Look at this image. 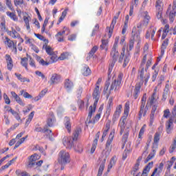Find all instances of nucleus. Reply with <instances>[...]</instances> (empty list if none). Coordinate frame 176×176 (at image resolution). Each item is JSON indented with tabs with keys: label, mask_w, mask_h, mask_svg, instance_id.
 <instances>
[{
	"label": "nucleus",
	"mask_w": 176,
	"mask_h": 176,
	"mask_svg": "<svg viewBox=\"0 0 176 176\" xmlns=\"http://www.w3.org/2000/svg\"><path fill=\"white\" fill-rule=\"evenodd\" d=\"M116 44H115L114 47H112L111 52V57L112 58L111 63L109 65V71H108V80L106 81L105 87L104 88V91H107L109 87V80H111V74L113 69V67H115V63L118 60V57H119V52L116 50Z\"/></svg>",
	"instance_id": "nucleus-1"
},
{
	"label": "nucleus",
	"mask_w": 176,
	"mask_h": 176,
	"mask_svg": "<svg viewBox=\"0 0 176 176\" xmlns=\"http://www.w3.org/2000/svg\"><path fill=\"white\" fill-rule=\"evenodd\" d=\"M81 133L82 129L80 128H76L73 133V137L63 138V143L64 146H65L67 149H72L74 145V142L78 140V137H79V134Z\"/></svg>",
	"instance_id": "nucleus-2"
},
{
	"label": "nucleus",
	"mask_w": 176,
	"mask_h": 176,
	"mask_svg": "<svg viewBox=\"0 0 176 176\" xmlns=\"http://www.w3.org/2000/svg\"><path fill=\"white\" fill-rule=\"evenodd\" d=\"M101 94V92H100V85L96 86L94 93H93V98L95 100L94 103V107L90 106L89 107V112L88 114V119H91V116H93V113L96 112V109L97 108V104H98V100H100V96Z\"/></svg>",
	"instance_id": "nucleus-3"
},
{
	"label": "nucleus",
	"mask_w": 176,
	"mask_h": 176,
	"mask_svg": "<svg viewBox=\"0 0 176 176\" xmlns=\"http://www.w3.org/2000/svg\"><path fill=\"white\" fill-rule=\"evenodd\" d=\"M58 162L61 165L60 170H64L65 166L71 162L69 153L65 150H62L58 153Z\"/></svg>",
	"instance_id": "nucleus-4"
},
{
	"label": "nucleus",
	"mask_w": 176,
	"mask_h": 176,
	"mask_svg": "<svg viewBox=\"0 0 176 176\" xmlns=\"http://www.w3.org/2000/svg\"><path fill=\"white\" fill-rule=\"evenodd\" d=\"M38 159H39V156L37 154L32 155L30 158V161H28L26 165L27 168L29 170L34 168L35 170L36 168H38V167H41L43 163V160L36 162Z\"/></svg>",
	"instance_id": "nucleus-5"
},
{
	"label": "nucleus",
	"mask_w": 176,
	"mask_h": 176,
	"mask_svg": "<svg viewBox=\"0 0 176 176\" xmlns=\"http://www.w3.org/2000/svg\"><path fill=\"white\" fill-rule=\"evenodd\" d=\"M129 111H130V102L127 101L125 103V107H124V116L122 118V121L120 124L121 131L120 132V134L121 135H122V134H123V131H124V120H126V119H127V116H129Z\"/></svg>",
	"instance_id": "nucleus-6"
},
{
	"label": "nucleus",
	"mask_w": 176,
	"mask_h": 176,
	"mask_svg": "<svg viewBox=\"0 0 176 176\" xmlns=\"http://www.w3.org/2000/svg\"><path fill=\"white\" fill-rule=\"evenodd\" d=\"M133 41L137 42L134 54V60H135V61H138V57H140V51L141 50V37H140V34H136L133 36Z\"/></svg>",
	"instance_id": "nucleus-7"
},
{
	"label": "nucleus",
	"mask_w": 176,
	"mask_h": 176,
	"mask_svg": "<svg viewBox=\"0 0 176 176\" xmlns=\"http://www.w3.org/2000/svg\"><path fill=\"white\" fill-rule=\"evenodd\" d=\"M149 20H151V16H149V14H148V12H144V21L142 22H140L137 27L138 28V32H136L134 35V36H135V35H139L140 36V32L141 31V29L142 27H146V25H148V24H149Z\"/></svg>",
	"instance_id": "nucleus-8"
},
{
	"label": "nucleus",
	"mask_w": 176,
	"mask_h": 176,
	"mask_svg": "<svg viewBox=\"0 0 176 176\" xmlns=\"http://www.w3.org/2000/svg\"><path fill=\"white\" fill-rule=\"evenodd\" d=\"M131 50H133V40H130L129 44L126 47L127 55L124 56V63L122 65V67L124 68H126V67H127L129 61H130V58L129 57V56H130V52H131Z\"/></svg>",
	"instance_id": "nucleus-9"
},
{
	"label": "nucleus",
	"mask_w": 176,
	"mask_h": 176,
	"mask_svg": "<svg viewBox=\"0 0 176 176\" xmlns=\"http://www.w3.org/2000/svg\"><path fill=\"white\" fill-rule=\"evenodd\" d=\"M140 76L142 82H144V80H145V85H146V83H148V80H149L151 74L148 73V69L142 67Z\"/></svg>",
	"instance_id": "nucleus-10"
},
{
	"label": "nucleus",
	"mask_w": 176,
	"mask_h": 176,
	"mask_svg": "<svg viewBox=\"0 0 176 176\" xmlns=\"http://www.w3.org/2000/svg\"><path fill=\"white\" fill-rule=\"evenodd\" d=\"M120 14V12H118V16H115L112 20L111 24L110 27H107V30L109 31V38L112 36V34L113 32V29L115 28V25H116V20L119 19V15Z\"/></svg>",
	"instance_id": "nucleus-11"
},
{
	"label": "nucleus",
	"mask_w": 176,
	"mask_h": 176,
	"mask_svg": "<svg viewBox=\"0 0 176 176\" xmlns=\"http://www.w3.org/2000/svg\"><path fill=\"white\" fill-rule=\"evenodd\" d=\"M166 14L169 17L170 21L173 23L175 19L176 16V10L175 8H171V5H169V7L166 11Z\"/></svg>",
	"instance_id": "nucleus-12"
},
{
	"label": "nucleus",
	"mask_w": 176,
	"mask_h": 176,
	"mask_svg": "<svg viewBox=\"0 0 176 176\" xmlns=\"http://www.w3.org/2000/svg\"><path fill=\"white\" fill-rule=\"evenodd\" d=\"M168 94H170V81L167 80L162 94V101H166V100H167Z\"/></svg>",
	"instance_id": "nucleus-13"
},
{
	"label": "nucleus",
	"mask_w": 176,
	"mask_h": 176,
	"mask_svg": "<svg viewBox=\"0 0 176 176\" xmlns=\"http://www.w3.org/2000/svg\"><path fill=\"white\" fill-rule=\"evenodd\" d=\"M99 160L100 162V165L98 171L97 176H102V172L104 171V169L105 168V162H107V157H100Z\"/></svg>",
	"instance_id": "nucleus-14"
},
{
	"label": "nucleus",
	"mask_w": 176,
	"mask_h": 176,
	"mask_svg": "<svg viewBox=\"0 0 176 176\" xmlns=\"http://www.w3.org/2000/svg\"><path fill=\"white\" fill-rule=\"evenodd\" d=\"M34 131L37 133H45L49 137H52L53 135V133H52V130L47 129V126H45L44 129H42L41 126H36L34 129Z\"/></svg>",
	"instance_id": "nucleus-15"
},
{
	"label": "nucleus",
	"mask_w": 176,
	"mask_h": 176,
	"mask_svg": "<svg viewBox=\"0 0 176 176\" xmlns=\"http://www.w3.org/2000/svg\"><path fill=\"white\" fill-rule=\"evenodd\" d=\"M142 86V82L136 83L133 92V98L135 100L138 98V96H140V93H141V87Z\"/></svg>",
	"instance_id": "nucleus-16"
},
{
	"label": "nucleus",
	"mask_w": 176,
	"mask_h": 176,
	"mask_svg": "<svg viewBox=\"0 0 176 176\" xmlns=\"http://www.w3.org/2000/svg\"><path fill=\"white\" fill-rule=\"evenodd\" d=\"M61 82V76L54 74H52L50 78V85H57V83H60Z\"/></svg>",
	"instance_id": "nucleus-17"
},
{
	"label": "nucleus",
	"mask_w": 176,
	"mask_h": 176,
	"mask_svg": "<svg viewBox=\"0 0 176 176\" xmlns=\"http://www.w3.org/2000/svg\"><path fill=\"white\" fill-rule=\"evenodd\" d=\"M155 96H156V92L153 93L151 96L148 98L146 104V109H148L150 107H152V105L156 102V98H155Z\"/></svg>",
	"instance_id": "nucleus-18"
},
{
	"label": "nucleus",
	"mask_w": 176,
	"mask_h": 176,
	"mask_svg": "<svg viewBox=\"0 0 176 176\" xmlns=\"http://www.w3.org/2000/svg\"><path fill=\"white\" fill-rule=\"evenodd\" d=\"M11 95L13 97V98L15 100V101L17 102V104H19L21 107H25V103H24L23 100H21L20 96H19V95H17V94H16V92L11 91Z\"/></svg>",
	"instance_id": "nucleus-19"
},
{
	"label": "nucleus",
	"mask_w": 176,
	"mask_h": 176,
	"mask_svg": "<svg viewBox=\"0 0 176 176\" xmlns=\"http://www.w3.org/2000/svg\"><path fill=\"white\" fill-rule=\"evenodd\" d=\"M114 137H115V131L111 132L106 143V149L107 151H111V144H112V141H113Z\"/></svg>",
	"instance_id": "nucleus-20"
},
{
	"label": "nucleus",
	"mask_w": 176,
	"mask_h": 176,
	"mask_svg": "<svg viewBox=\"0 0 176 176\" xmlns=\"http://www.w3.org/2000/svg\"><path fill=\"white\" fill-rule=\"evenodd\" d=\"M146 104V102H142L141 101V105H140V111L139 112V117L142 118V116H145L146 115V107H145V104Z\"/></svg>",
	"instance_id": "nucleus-21"
},
{
	"label": "nucleus",
	"mask_w": 176,
	"mask_h": 176,
	"mask_svg": "<svg viewBox=\"0 0 176 176\" xmlns=\"http://www.w3.org/2000/svg\"><path fill=\"white\" fill-rule=\"evenodd\" d=\"M6 60L7 62V68L8 71H12L13 69V60L12 59V57H10V55L6 54Z\"/></svg>",
	"instance_id": "nucleus-22"
},
{
	"label": "nucleus",
	"mask_w": 176,
	"mask_h": 176,
	"mask_svg": "<svg viewBox=\"0 0 176 176\" xmlns=\"http://www.w3.org/2000/svg\"><path fill=\"white\" fill-rule=\"evenodd\" d=\"M153 167V162H149L144 168L142 176H148L149 171Z\"/></svg>",
	"instance_id": "nucleus-23"
},
{
	"label": "nucleus",
	"mask_w": 176,
	"mask_h": 176,
	"mask_svg": "<svg viewBox=\"0 0 176 176\" xmlns=\"http://www.w3.org/2000/svg\"><path fill=\"white\" fill-rule=\"evenodd\" d=\"M50 115V116L47 120V125L48 127H52L54 122H56V118L54 117V114L53 113H51Z\"/></svg>",
	"instance_id": "nucleus-24"
},
{
	"label": "nucleus",
	"mask_w": 176,
	"mask_h": 176,
	"mask_svg": "<svg viewBox=\"0 0 176 176\" xmlns=\"http://www.w3.org/2000/svg\"><path fill=\"white\" fill-rule=\"evenodd\" d=\"M65 85V89L67 91H71L72 87H74V82L71 81L69 79H66L64 82Z\"/></svg>",
	"instance_id": "nucleus-25"
},
{
	"label": "nucleus",
	"mask_w": 176,
	"mask_h": 176,
	"mask_svg": "<svg viewBox=\"0 0 176 176\" xmlns=\"http://www.w3.org/2000/svg\"><path fill=\"white\" fill-rule=\"evenodd\" d=\"M173 118H170L168 122H166V131L167 134L171 133V130H173V128H171V126H173Z\"/></svg>",
	"instance_id": "nucleus-26"
},
{
	"label": "nucleus",
	"mask_w": 176,
	"mask_h": 176,
	"mask_svg": "<svg viewBox=\"0 0 176 176\" xmlns=\"http://www.w3.org/2000/svg\"><path fill=\"white\" fill-rule=\"evenodd\" d=\"M112 105H113V98L111 97L109 99L107 111H106V113L107 116H109V114L111 113V110L112 109Z\"/></svg>",
	"instance_id": "nucleus-27"
},
{
	"label": "nucleus",
	"mask_w": 176,
	"mask_h": 176,
	"mask_svg": "<svg viewBox=\"0 0 176 176\" xmlns=\"http://www.w3.org/2000/svg\"><path fill=\"white\" fill-rule=\"evenodd\" d=\"M64 122L65 129H67L68 133H71V119L68 117H65Z\"/></svg>",
	"instance_id": "nucleus-28"
},
{
	"label": "nucleus",
	"mask_w": 176,
	"mask_h": 176,
	"mask_svg": "<svg viewBox=\"0 0 176 176\" xmlns=\"http://www.w3.org/2000/svg\"><path fill=\"white\" fill-rule=\"evenodd\" d=\"M82 74L84 75V76H89L90 74H91V70L87 65H85L84 67L82 69Z\"/></svg>",
	"instance_id": "nucleus-29"
},
{
	"label": "nucleus",
	"mask_w": 176,
	"mask_h": 176,
	"mask_svg": "<svg viewBox=\"0 0 176 176\" xmlns=\"http://www.w3.org/2000/svg\"><path fill=\"white\" fill-rule=\"evenodd\" d=\"M7 16L11 19V20H13V21H19V17H17V15H16L15 12H10L8 11L6 12Z\"/></svg>",
	"instance_id": "nucleus-30"
},
{
	"label": "nucleus",
	"mask_w": 176,
	"mask_h": 176,
	"mask_svg": "<svg viewBox=\"0 0 176 176\" xmlns=\"http://www.w3.org/2000/svg\"><path fill=\"white\" fill-rule=\"evenodd\" d=\"M129 15H126L125 16V21H124V26L122 28V34L123 35H124V34H126V31L127 30V27H128V24H129Z\"/></svg>",
	"instance_id": "nucleus-31"
},
{
	"label": "nucleus",
	"mask_w": 176,
	"mask_h": 176,
	"mask_svg": "<svg viewBox=\"0 0 176 176\" xmlns=\"http://www.w3.org/2000/svg\"><path fill=\"white\" fill-rule=\"evenodd\" d=\"M43 49H45L46 53L50 56L54 54L53 49L46 43L43 45Z\"/></svg>",
	"instance_id": "nucleus-32"
},
{
	"label": "nucleus",
	"mask_w": 176,
	"mask_h": 176,
	"mask_svg": "<svg viewBox=\"0 0 176 176\" xmlns=\"http://www.w3.org/2000/svg\"><path fill=\"white\" fill-rule=\"evenodd\" d=\"M117 160H118V159L116 158V155H114L113 157H111V159L110 160V163L108 166L107 171H109V170H111V168H112V166H115V164H116V161Z\"/></svg>",
	"instance_id": "nucleus-33"
},
{
	"label": "nucleus",
	"mask_w": 176,
	"mask_h": 176,
	"mask_svg": "<svg viewBox=\"0 0 176 176\" xmlns=\"http://www.w3.org/2000/svg\"><path fill=\"white\" fill-rule=\"evenodd\" d=\"M97 50H98V47L95 45L94 47H92L91 51L89 52V56L87 57V60H90L91 57H93V56H94V53H96Z\"/></svg>",
	"instance_id": "nucleus-34"
},
{
	"label": "nucleus",
	"mask_w": 176,
	"mask_h": 176,
	"mask_svg": "<svg viewBox=\"0 0 176 176\" xmlns=\"http://www.w3.org/2000/svg\"><path fill=\"white\" fill-rule=\"evenodd\" d=\"M36 60L38 61V63L41 64V65H43V66H45V65L47 66L49 65V64H50V63L47 61H45V60L42 59L41 56H38L37 55L36 56Z\"/></svg>",
	"instance_id": "nucleus-35"
},
{
	"label": "nucleus",
	"mask_w": 176,
	"mask_h": 176,
	"mask_svg": "<svg viewBox=\"0 0 176 176\" xmlns=\"http://www.w3.org/2000/svg\"><path fill=\"white\" fill-rule=\"evenodd\" d=\"M101 118V113H98L96 116L94 117V119L93 121H91V118L89 119V117H87V120H89V123H96V122H98L100 120V118Z\"/></svg>",
	"instance_id": "nucleus-36"
},
{
	"label": "nucleus",
	"mask_w": 176,
	"mask_h": 176,
	"mask_svg": "<svg viewBox=\"0 0 176 176\" xmlns=\"http://www.w3.org/2000/svg\"><path fill=\"white\" fill-rule=\"evenodd\" d=\"M118 85V81H116V79L113 80V81L112 82L111 85V87H110V90H115V91H116V90H119L120 87V85H118V87L116 88V86Z\"/></svg>",
	"instance_id": "nucleus-37"
},
{
	"label": "nucleus",
	"mask_w": 176,
	"mask_h": 176,
	"mask_svg": "<svg viewBox=\"0 0 176 176\" xmlns=\"http://www.w3.org/2000/svg\"><path fill=\"white\" fill-rule=\"evenodd\" d=\"M8 112H10V113H12V115L14 116L16 120H21V118H20V116L19 115V113H17V111L13 110L12 108H10Z\"/></svg>",
	"instance_id": "nucleus-38"
},
{
	"label": "nucleus",
	"mask_w": 176,
	"mask_h": 176,
	"mask_svg": "<svg viewBox=\"0 0 176 176\" xmlns=\"http://www.w3.org/2000/svg\"><path fill=\"white\" fill-rule=\"evenodd\" d=\"M28 61V58L25 57L22 58L21 61V65L24 67L27 71H28V63H27Z\"/></svg>",
	"instance_id": "nucleus-39"
},
{
	"label": "nucleus",
	"mask_w": 176,
	"mask_h": 176,
	"mask_svg": "<svg viewBox=\"0 0 176 176\" xmlns=\"http://www.w3.org/2000/svg\"><path fill=\"white\" fill-rule=\"evenodd\" d=\"M176 149V137L173 139V142L169 148V153H173Z\"/></svg>",
	"instance_id": "nucleus-40"
},
{
	"label": "nucleus",
	"mask_w": 176,
	"mask_h": 176,
	"mask_svg": "<svg viewBox=\"0 0 176 176\" xmlns=\"http://www.w3.org/2000/svg\"><path fill=\"white\" fill-rule=\"evenodd\" d=\"M31 20V16H23V21L25 23L27 30H30V21Z\"/></svg>",
	"instance_id": "nucleus-41"
},
{
	"label": "nucleus",
	"mask_w": 176,
	"mask_h": 176,
	"mask_svg": "<svg viewBox=\"0 0 176 176\" xmlns=\"http://www.w3.org/2000/svg\"><path fill=\"white\" fill-rule=\"evenodd\" d=\"M173 162L168 161L167 162V170L165 173V176H168L170 175V170H171V167L173 166Z\"/></svg>",
	"instance_id": "nucleus-42"
},
{
	"label": "nucleus",
	"mask_w": 176,
	"mask_h": 176,
	"mask_svg": "<svg viewBox=\"0 0 176 176\" xmlns=\"http://www.w3.org/2000/svg\"><path fill=\"white\" fill-rule=\"evenodd\" d=\"M68 10H69L68 8H66L65 10L62 12V14L59 18L58 23H61V21H63V20L65 19L67 14L68 13Z\"/></svg>",
	"instance_id": "nucleus-43"
},
{
	"label": "nucleus",
	"mask_w": 176,
	"mask_h": 176,
	"mask_svg": "<svg viewBox=\"0 0 176 176\" xmlns=\"http://www.w3.org/2000/svg\"><path fill=\"white\" fill-rule=\"evenodd\" d=\"M141 160H142V157L140 156L137 162L135 164V166L133 168V171H138V168H140V164L141 163Z\"/></svg>",
	"instance_id": "nucleus-44"
},
{
	"label": "nucleus",
	"mask_w": 176,
	"mask_h": 176,
	"mask_svg": "<svg viewBox=\"0 0 176 176\" xmlns=\"http://www.w3.org/2000/svg\"><path fill=\"white\" fill-rule=\"evenodd\" d=\"M163 0H157L156 1V4H155V8L157 10H163V8L162 6H163Z\"/></svg>",
	"instance_id": "nucleus-45"
},
{
	"label": "nucleus",
	"mask_w": 176,
	"mask_h": 176,
	"mask_svg": "<svg viewBox=\"0 0 176 176\" xmlns=\"http://www.w3.org/2000/svg\"><path fill=\"white\" fill-rule=\"evenodd\" d=\"M107 46H108V40L102 39V45H100V49L102 50H104H104H108Z\"/></svg>",
	"instance_id": "nucleus-46"
},
{
	"label": "nucleus",
	"mask_w": 176,
	"mask_h": 176,
	"mask_svg": "<svg viewBox=\"0 0 176 176\" xmlns=\"http://www.w3.org/2000/svg\"><path fill=\"white\" fill-rule=\"evenodd\" d=\"M15 76H16V78L19 79V80H20L21 82H30V79L27 78H23L21 77V74H19L17 73H15Z\"/></svg>",
	"instance_id": "nucleus-47"
},
{
	"label": "nucleus",
	"mask_w": 176,
	"mask_h": 176,
	"mask_svg": "<svg viewBox=\"0 0 176 176\" xmlns=\"http://www.w3.org/2000/svg\"><path fill=\"white\" fill-rule=\"evenodd\" d=\"M5 44L7 45L8 47H12V46L14 47V45H16V44H14L13 41L10 40L8 37H6Z\"/></svg>",
	"instance_id": "nucleus-48"
},
{
	"label": "nucleus",
	"mask_w": 176,
	"mask_h": 176,
	"mask_svg": "<svg viewBox=\"0 0 176 176\" xmlns=\"http://www.w3.org/2000/svg\"><path fill=\"white\" fill-rule=\"evenodd\" d=\"M34 113H35L34 111H32L30 113L28 118L27 119L26 122H25L26 127H27V126H28V124H30V123L31 122V120H32Z\"/></svg>",
	"instance_id": "nucleus-49"
},
{
	"label": "nucleus",
	"mask_w": 176,
	"mask_h": 176,
	"mask_svg": "<svg viewBox=\"0 0 176 176\" xmlns=\"http://www.w3.org/2000/svg\"><path fill=\"white\" fill-rule=\"evenodd\" d=\"M99 138H100V131H98L95 136V140H94V142L92 144L93 146H97V144H98Z\"/></svg>",
	"instance_id": "nucleus-50"
},
{
	"label": "nucleus",
	"mask_w": 176,
	"mask_h": 176,
	"mask_svg": "<svg viewBox=\"0 0 176 176\" xmlns=\"http://www.w3.org/2000/svg\"><path fill=\"white\" fill-rule=\"evenodd\" d=\"M50 64H52V63H56L57 61V55L56 54H52V55H50Z\"/></svg>",
	"instance_id": "nucleus-51"
},
{
	"label": "nucleus",
	"mask_w": 176,
	"mask_h": 176,
	"mask_svg": "<svg viewBox=\"0 0 176 176\" xmlns=\"http://www.w3.org/2000/svg\"><path fill=\"white\" fill-rule=\"evenodd\" d=\"M122 78H123V74L120 73L118 76V79H117L116 89H118V87H119V85H120V83H122Z\"/></svg>",
	"instance_id": "nucleus-52"
},
{
	"label": "nucleus",
	"mask_w": 176,
	"mask_h": 176,
	"mask_svg": "<svg viewBox=\"0 0 176 176\" xmlns=\"http://www.w3.org/2000/svg\"><path fill=\"white\" fill-rule=\"evenodd\" d=\"M155 155H156V151L153 150V152H151L146 157V162H149V160H151L153 157H155Z\"/></svg>",
	"instance_id": "nucleus-53"
},
{
	"label": "nucleus",
	"mask_w": 176,
	"mask_h": 176,
	"mask_svg": "<svg viewBox=\"0 0 176 176\" xmlns=\"http://www.w3.org/2000/svg\"><path fill=\"white\" fill-rule=\"evenodd\" d=\"M146 127V125L144 124L143 126L141 128L139 135H138V138H142V137L144 135V133H145V129Z\"/></svg>",
	"instance_id": "nucleus-54"
},
{
	"label": "nucleus",
	"mask_w": 176,
	"mask_h": 176,
	"mask_svg": "<svg viewBox=\"0 0 176 176\" xmlns=\"http://www.w3.org/2000/svg\"><path fill=\"white\" fill-rule=\"evenodd\" d=\"M160 141V133L157 132L154 135V144H157Z\"/></svg>",
	"instance_id": "nucleus-55"
},
{
	"label": "nucleus",
	"mask_w": 176,
	"mask_h": 176,
	"mask_svg": "<svg viewBox=\"0 0 176 176\" xmlns=\"http://www.w3.org/2000/svg\"><path fill=\"white\" fill-rule=\"evenodd\" d=\"M29 65H30V67H32L33 68H36V65H35V60L31 56H29Z\"/></svg>",
	"instance_id": "nucleus-56"
},
{
	"label": "nucleus",
	"mask_w": 176,
	"mask_h": 176,
	"mask_svg": "<svg viewBox=\"0 0 176 176\" xmlns=\"http://www.w3.org/2000/svg\"><path fill=\"white\" fill-rule=\"evenodd\" d=\"M33 151H39V152H41V153H43L44 149H43V147H41V146L36 144L33 148Z\"/></svg>",
	"instance_id": "nucleus-57"
},
{
	"label": "nucleus",
	"mask_w": 176,
	"mask_h": 176,
	"mask_svg": "<svg viewBox=\"0 0 176 176\" xmlns=\"http://www.w3.org/2000/svg\"><path fill=\"white\" fill-rule=\"evenodd\" d=\"M74 149L76 152H79L80 153V152L83 151V146H82V144L78 143L77 146L74 147Z\"/></svg>",
	"instance_id": "nucleus-58"
},
{
	"label": "nucleus",
	"mask_w": 176,
	"mask_h": 176,
	"mask_svg": "<svg viewBox=\"0 0 176 176\" xmlns=\"http://www.w3.org/2000/svg\"><path fill=\"white\" fill-rule=\"evenodd\" d=\"M6 5L10 8V10H14L13 6L12 5V0H6Z\"/></svg>",
	"instance_id": "nucleus-59"
},
{
	"label": "nucleus",
	"mask_w": 176,
	"mask_h": 176,
	"mask_svg": "<svg viewBox=\"0 0 176 176\" xmlns=\"http://www.w3.org/2000/svg\"><path fill=\"white\" fill-rule=\"evenodd\" d=\"M124 50H126V47H122V52H121L120 56L119 63H122L123 61V58H124Z\"/></svg>",
	"instance_id": "nucleus-60"
},
{
	"label": "nucleus",
	"mask_w": 176,
	"mask_h": 176,
	"mask_svg": "<svg viewBox=\"0 0 176 176\" xmlns=\"http://www.w3.org/2000/svg\"><path fill=\"white\" fill-rule=\"evenodd\" d=\"M63 30H64L63 31L58 32V33L56 34V36H63V35L64 34H65V31H69V29H68V28H66V27H65V28H63Z\"/></svg>",
	"instance_id": "nucleus-61"
},
{
	"label": "nucleus",
	"mask_w": 176,
	"mask_h": 176,
	"mask_svg": "<svg viewBox=\"0 0 176 176\" xmlns=\"http://www.w3.org/2000/svg\"><path fill=\"white\" fill-rule=\"evenodd\" d=\"M167 46H168V38H166V39L163 41L161 47H162V49H167Z\"/></svg>",
	"instance_id": "nucleus-62"
},
{
	"label": "nucleus",
	"mask_w": 176,
	"mask_h": 176,
	"mask_svg": "<svg viewBox=\"0 0 176 176\" xmlns=\"http://www.w3.org/2000/svg\"><path fill=\"white\" fill-rule=\"evenodd\" d=\"M168 116H170V109H166L164 111V116L163 118L168 119Z\"/></svg>",
	"instance_id": "nucleus-63"
},
{
	"label": "nucleus",
	"mask_w": 176,
	"mask_h": 176,
	"mask_svg": "<svg viewBox=\"0 0 176 176\" xmlns=\"http://www.w3.org/2000/svg\"><path fill=\"white\" fill-rule=\"evenodd\" d=\"M14 3L15 6H20V5H23V3H24V0H14Z\"/></svg>",
	"instance_id": "nucleus-64"
}]
</instances>
